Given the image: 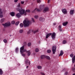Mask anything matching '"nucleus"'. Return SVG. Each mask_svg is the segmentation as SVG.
<instances>
[{
  "instance_id": "39",
  "label": "nucleus",
  "mask_w": 75,
  "mask_h": 75,
  "mask_svg": "<svg viewBox=\"0 0 75 75\" xmlns=\"http://www.w3.org/2000/svg\"><path fill=\"white\" fill-rule=\"evenodd\" d=\"M11 23L12 24H15V21H12Z\"/></svg>"
},
{
  "instance_id": "51",
  "label": "nucleus",
  "mask_w": 75,
  "mask_h": 75,
  "mask_svg": "<svg viewBox=\"0 0 75 75\" xmlns=\"http://www.w3.org/2000/svg\"><path fill=\"white\" fill-rule=\"evenodd\" d=\"M53 25H56V23H53Z\"/></svg>"
},
{
  "instance_id": "34",
  "label": "nucleus",
  "mask_w": 75,
  "mask_h": 75,
  "mask_svg": "<svg viewBox=\"0 0 75 75\" xmlns=\"http://www.w3.org/2000/svg\"><path fill=\"white\" fill-rule=\"evenodd\" d=\"M31 45V43L30 42L28 43V46L30 47Z\"/></svg>"
},
{
  "instance_id": "8",
  "label": "nucleus",
  "mask_w": 75,
  "mask_h": 75,
  "mask_svg": "<svg viewBox=\"0 0 75 75\" xmlns=\"http://www.w3.org/2000/svg\"><path fill=\"white\" fill-rule=\"evenodd\" d=\"M62 11L63 14H67V11L65 8L62 9Z\"/></svg>"
},
{
  "instance_id": "53",
  "label": "nucleus",
  "mask_w": 75,
  "mask_h": 75,
  "mask_svg": "<svg viewBox=\"0 0 75 75\" xmlns=\"http://www.w3.org/2000/svg\"><path fill=\"white\" fill-rule=\"evenodd\" d=\"M72 69L73 70H74V69H75V68H73Z\"/></svg>"
},
{
  "instance_id": "48",
  "label": "nucleus",
  "mask_w": 75,
  "mask_h": 75,
  "mask_svg": "<svg viewBox=\"0 0 75 75\" xmlns=\"http://www.w3.org/2000/svg\"><path fill=\"white\" fill-rule=\"evenodd\" d=\"M65 75H67V74H68V72H65Z\"/></svg>"
},
{
  "instance_id": "12",
  "label": "nucleus",
  "mask_w": 75,
  "mask_h": 75,
  "mask_svg": "<svg viewBox=\"0 0 75 75\" xmlns=\"http://www.w3.org/2000/svg\"><path fill=\"white\" fill-rule=\"evenodd\" d=\"M16 16L18 17V18H19L21 16V15L20 13H18L16 15Z\"/></svg>"
},
{
  "instance_id": "43",
  "label": "nucleus",
  "mask_w": 75,
  "mask_h": 75,
  "mask_svg": "<svg viewBox=\"0 0 75 75\" xmlns=\"http://www.w3.org/2000/svg\"><path fill=\"white\" fill-rule=\"evenodd\" d=\"M30 30H29L27 32L28 34H30Z\"/></svg>"
},
{
  "instance_id": "21",
  "label": "nucleus",
  "mask_w": 75,
  "mask_h": 75,
  "mask_svg": "<svg viewBox=\"0 0 75 75\" xmlns=\"http://www.w3.org/2000/svg\"><path fill=\"white\" fill-rule=\"evenodd\" d=\"M67 24V22H64L63 24V25H64V26H66Z\"/></svg>"
},
{
  "instance_id": "38",
  "label": "nucleus",
  "mask_w": 75,
  "mask_h": 75,
  "mask_svg": "<svg viewBox=\"0 0 75 75\" xmlns=\"http://www.w3.org/2000/svg\"><path fill=\"white\" fill-rule=\"evenodd\" d=\"M35 18L36 19H37V18H38V16H35Z\"/></svg>"
},
{
  "instance_id": "22",
  "label": "nucleus",
  "mask_w": 75,
  "mask_h": 75,
  "mask_svg": "<svg viewBox=\"0 0 75 75\" xmlns=\"http://www.w3.org/2000/svg\"><path fill=\"white\" fill-rule=\"evenodd\" d=\"M3 74V70L1 69H0V75H2Z\"/></svg>"
},
{
  "instance_id": "55",
  "label": "nucleus",
  "mask_w": 75,
  "mask_h": 75,
  "mask_svg": "<svg viewBox=\"0 0 75 75\" xmlns=\"http://www.w3.org/2000/svg\"><path fill=\"white\" fill-rule=\"evenodd\" d=\"M72 75H75V73L73 74Z\"/></svg>"
},
{
  "instance_id": "47",
  "label": "nucleus",
  "mask_w": 75,
  "mask_h": 75,
  "mask_svg": "<svg viewBox=\"0 0 75 75\" xmlns=\"http://www.w3.org/2000/svg\"><path fill=\"white\" fill-rule=\"evenodd\" d=\"M40 74L42 75H45V74H44V73L41 72L40 73Z\"/></svg>"
},
{
  "instance_id": "52",
  "label": "nucleus",
  "mask_w": 75,
  "mask_h": 75,
  "mask_svg": "<svg viewBox=\"0 0 75 75\" xmlns=\"http://www.w3.org/2000/svg\"><path fill=\"white\" fill-rule=\"evenodd\" d=\"M26 12L25 13V14H24V15L25 16V15H26V14H27V13H26Z\"/></svg>"
},
{
  "instance_id": "25",
  "label": "nucleus",
  "mask_w": 75,
  "mask_h": 75,
  "mask_svg": "<svg viewBox=\"0 0 75 75\" xmlns=\"http://www.w3.org/2000/svg\"><path fill=\"white\" fill-rule=\"evenodd\" d=\"M45 58L46 59H51L50 57L48 56H46Z\"/></svg>"
},
{
  "instance_id": "20",
  "label": "nucleus",
  "mask_w": 75,
  "mask_h": 75,
  "mask_svg": "<svg viewBox=\"0 0 75 75\" xmlns=\"http://www.w3.org/2000/svg\"><path fill=\"white\" fill-rule=\"evenodd\" d=\"M45 57L46 56L45 55H42L40 57V58L41 59H44V58H45Z\"/></svg>"
},
{
  "instance_id": "9",
  "label": "nucleus",
  "mask_w": 75,
  "mask_h": 75,
  "mask_svg": "<svg viewBox=\"0 0 75 75\" xmlns=\"http://www.w3.org/2000/svg\"><path fill=\"white\" fill-rule=\"evenodd\" d=\"M49 11V9L47 7L45 8L44 9L43 12V13H45L47 11Z\"/></svg>"
},
{
  "instance_id": "41",
  "label": "nucleus",
  "mask_w": 75,
  "mask_h": 75,
  "mask_svg": "<svg viewBox=\"0 0 75 75\" xmlns=\"http://www.w3.org/2000/svg\"><path fill=\"white\" fill-rule=\"evenodd\" d=\"M20 4H18V5L17 7H19V8H19V7H20Z\"/></svg>"
},
{
  "instance_id": "1",
  "label": "nucleus",
  "mask_w": 75,
  "mask_h": 75,
  "mask_svg": "<svg viewBox=\"0 0 75 75\" xmlns=\"http://www.w3.org/2000/svg\"><path fill=\"white\" fill-rule=\"evenodd\" d=\"M23 25L25 27H28L30 25V24H31V22L29 21H26V20H25L23 21Z\"/></svg>"
},
{
  "instance_id": "45",
  "label": "nucleus",
  "mask_w": 75,
  "mask_h": 75,
  "mask_svg": "<svg viewBox=\"0 0 75 75\" xmlns=\"http://www.w3.org/2000/svg\"><path fill=\"white\" fill-rule=\"evenodd\" d=\"M24 3V2L23 1H21V4H23Z\"/></svg>"
},
{
  "instance_id": "28",
  "label": "nucleus",
  "mask_w": 75,
  "mask_h": 75,
  "mask_svg": "<svg viewBox=\"0 0 75 75\" xmlns=\"http://www.w3.org/2000/svg\"><path fill=\"white\" fill-rule=\"evenodd\" d=\"M30 54H31V52H30V51H28V56H30Z\"/></svg>"
},
{
  "instance_id": "13",
  "label": "nucleus",
  "mask_w": 75,
  "mask_h": 75,
  "mask_svg": "<svg viewBox=\"0 0 75 75\" xmlns=\"http://www.w3.org/2000/svg\"><path fill=\"white\" fill-rule=\"evenodd\" d=\"M74 11V10H71L70 11V14L71 15H73Z\"/></svg>"
},
{
  "instance_id": "4",
  "label": "nucleus",
  "mask_w": 75,
  "mask_h": 75,
  "mask_svg": "<svg viewBox=\"0 0 75 75\" xmlns=\"http://www.w3.org/2000/svg\"><path fill=\"white\" fill-rule=\"evenodd\" d=\"M57 47L55 46H54L52 47V51L53 54H55V52H56V49Z\"/></svg>"
},
{
  "instance_id": "35",
  "label": "nucleus",
  "mask_w": 75,
  "mask_h": 75,
  "mask_svg": "<svg viewBox=\"0 0 75 75\" xmlns=\"http://www.w3.org/2000/svg\"><path fill=\"white\" fill-rule=\"evenodd\" d=\"M4 42L5 43H7V40L6 39H5L4 40Z\"/></svg>"
},
{
  "instance_id": "37",
  "label": "nucleus",
  "mask_w": 75,
  "mask_h": 75,
  "mask_svg": "<svg viewBox=\"0 0 75 75\" xmlns=\"http://www.w3.org/2000/svg\"><path fill=\"white\" fill-rule=\"evenodd\" d=\"M51 50H48L47 51V52L48 53H50V52H51Z\"/></svg>"
},
{
  "instance_id": "17",
  "label": "nucleus",
  "mask_w": 75,
  "mask_h": 75,
  "mask_svg": "<svg viewBox=\"0 0 75 75\" xmlns=\"http://www.w3.org/2000/svg\"><path fill=\"white\" fill-rule=\"evenodd\" d=\"M63 54H64V53L63 52V51H62V50H61V52H60V53L59 56H62V55H63Z\"/></svg>"
},
{
  "instance_id": "3",
  "label": "nucleus",
  "mask_w": 75,
  "mask_h": 75,
  "mask_svg": "<svg viewBox=\"0 0 75 75\" xmlns=\"http://www.w3.org/2000/svg\"><path fill=\"white\" fill-rule=\"evenodd\" d=\"M24 46H23L20 48V52L21 54H23L24 52H27L26 50L24 49Z\"/></svg>"
},
{
  "instance_id": "36",
  "label": "nucleus",
  "mask_w": 75,
  "mask_h": 75,
  "mask_svg": "<svg viewBox=\"0 0 75 75\" xmlns=\"http://www.w3.org/2000/svg\"><path fill=\"white\" fill-rule=\"evenodd\" d=\"M27 12L28 13H30V11L29 10H26V12L27 13Z\"/></svg>"
},
{
  "instance_id": "23",
  "label": "nucleus",
  "mask_w": 75,
  "mask_h": 75,
  "mask_svg": "<svg viewBox=\"0 0 75 75\" xmlns=\"http://www.w3.org/2000/svg\"><path fill=\"white\" fill-rule=\"evenodd\" d=\"M19 33H20V34H22L23 33V30L22 29H21L19 31Z\"/></svg>"
},
{
  "instance_id": "31",
  "label": "nucleus",
  "mask_w": 75,
  "mask_h": 75,
  "mask_svg": "<svg viewBox=\"0 0 75 75\" xmlns=\"http://www.w3.org/2000/svg\"><path fill=\"white\" fill-rule=\"evenodd\" d=\"M38 31V30H35V31H34L33 32V33H34V34H35V33H37Z\"/></svg>"
},
{
  "instance_id": "14",
  "label": "nucleus",
  "mask_w": 75,
  "mask_h": 75,
  "mask_svg": "<svg viewBox=\"0 0 75 75\" xmlns=\"http://www.w3.org/2000/svg\"><path fill=\"white\" fill-rule=\"evenodd\" d=\"M10 14L11 16L13 17V16H14L15 15V13L14 12H12L10 13Z\"/></svg>"
},
{
  "instance_id": "19",
  "label": "nucleus",
  "mask_w": 75,
  "mask_h": 75,
  "mask_svg": "<svg viewBox=\"0 0 75 75\" xmlns=\"http://www.w3.org/2000/svg\"><path fill=\"white\" fill-rule=\"evenodd\" d=\"M25 63L26 64H27V63H29V65H30V61H29L28 60H26L25 61Z\"/></svg>"
},
{
  "instance_id": "16",
  "label": "nucleus",
  "mask_w": 75,
  "mask_h": 75,
  "mask_svg": "<svg viewBox=\"0 0 75 75\" xmlns=\"http://www.w3.org/2000/svg\"><path fill=\"white\" fill-rule=\"evenodd\" d=\"M36 10V11H41L42 9H37V8H36L35 9V10L33 12V13H34V12H35V11Z\"/></svg>"
},
{
  "instance_id": "26",
  "label": "nucleus",
  "mask_w": 75,
  "mask_h": 75,
  "mask_svg": "<svg viewBox=\"0 0 75 75\" xmlns=\"http://www.w3.org/2000/svg\"><path fill=\"white\" fill-rule=\"evenodd\" d=\"M5 19L4 18H2L1 20V22L3 23Z\"/></svg>"
},
{
  "instance_id": "2",
  "label": "nucleus",
  "mask_w": 75,
  "mask_h": 75,
  "mask_svg": "<svg viewBox=\"0 0 75 75\" xmlns=\"http://www.w3.org/2000/svg\"><path fill=\"white\" fill-rule=\"evenodd\" d=\"M17 11H18L19 13L21 15L24 14L25 11L22 8L20 7L19 8H17Z\"/></svg>"
},
{
  "instance_id": "30",
  "label": "nucleus",
  "mask_w": 75,
  "mask_h": 75,
  "mask_svg": "<svg viewBox=\"0 0 75 75\" xmlns=\"http://www.w3.org/2000/svg\"><path fill=\"white\" fill-rule=\"evenodd\" d=\"M66 43H67V41L66 40H63V43L64 44H66Z\"/></svg>"
},
{
  "instance_id": "18",
  "label": "nucleus",
  "mask_w": 75,
  "mask_h": 75,
  "mask_svg": "<svg viewBox=\"0 0 75 75\" xmlns=\"http://www.w3.org/2000/svg\"><path fill=\"white\" fill-rule=\"evenodd\" d=\"M59 30L60 31H62V28H61V25H59L58 27Z\"/></svg>"
},
{
  "instance_id": "32",
  "label": "nucleus",
  "mask_w": 75,
  "mask_h": 75,
  "mask_svg": "<svg viewBox=\"0 0 75 75\" xmlns=\"http://www.w3.org/2000/svg\"><path fill=\"white\" fill-rule=\"evenodd\" d=\"M37 68L38 69H41L42 67L40 66H38Z\"/></svg>"
},
{
  "instance_id": "54",
  "label": "nucleus",
  "mask_w": 75,
  "mask_h": 75,
  "mask_svg": "<svg viewBox=\"0 0 75 75\" xmlns=\"http://www.w3.org/2000/svg\"><path fill=\"white\" fill-rule=\"evenodd\" d=\"M28 68V66H27L26 67V68Z\"/></svg>"
},
{
  "instance_id": "33",
  "label": "nucleus",
  "mask_w": 75,
  "mask_h": 75,
  "mask_svg": "<svg viewBox=\"0 0 75 75\" xmlns=\"http://www.w3.org/2000/svg\"><path fill=\"white\" fill-rule=\"evenodd\" d=\"M35 51L37 52H38V51H39V49H38L37 48H36L35 49Z\"/></svg>"
},
{
  "instance_id": "6",
  "label": "nucleus",
  "mask_w": 75,
  "mask_h": 75,
  "mask_svg": "<svg viewBox=\"0 0 75 75\" xmlns=\"http://www.w3.org/2000/svg\"><path fill=\"white\" fill-rule=\"evenodd\" d=\"M3 11H1V8H0V17L3 18Z\"/></svg>"
},
{
  "instance_id": "44",
  "label": "nucleus",
  "mask_w": 75,
  "mask_h": 75,
  "mask_svg": "<svg viewBox=\"0 0 75 75\" xmlns=\"http://www.w3.org/2000/svg\"><path fill=\"white\" fill-rule=\"evenodd\" d=\"M70 56L72 58V57H73V56H74V55H73V54H71L70 55Z\"/></svg>"
},
{
  "instance_id": "27",
  "label": "nucleus",
  "mask_w": 75,
  "mask_h": 75,
  "mask_svg": "<svg viewBox=\"0 0 75 75\" xmlns=\"http://www.w3.org/2000/svg\"><path fill=\"white\" fill-rule=\"evenodd\" d=\"M15 51L16 53H17L18 52V48H16L15 50Z\"/></svg>"
},
{
  "instance_id": "40",
  "label": "nucleus",
  "mask_w": 75,
  "mask_h": 75,
  "mask_svg": "<svg viewBox=\"0 0 75 75\" xmlns=\"http://www.w3.org/2000/svg\"><path fill=\"white\" fill-rule=\"evenodd\" d=\"M32 20L33 21V23H35V20H34V19L33 18H32Z\"/></svg>"
},
{
  "instance_id": "24",
  "label": "nucleus",
  "mask_w": 75,
  "mask_h": 75,
  "mask_svg": "<svg viewBox=\"0 0 75 75\" xmlns=\"http://www.w3.org/2000/svg\"><path fill=\"white\" fill-rule=\"evenodd\" d=\"M23 26H24V25H23V24L22 23H21L20 24V27L21 28H22V27H23Z\"/></svg>"
},
{
  "instance_id": "10",
  "label": "nucleus",
  "mask_w": 75,
  "mask_h": 75,
  "mask_svg": "<svg viewBox=\"0 0 75 75\" xmlns=\"http://www.w3.org/2000/svg\"><path fill=\"white\" fill-rule=\"evenodd\" d=\"M52 35V33H50L47 34L46 36V38H48V37H49L50 35Z\"/></svg>"
},
{
  "instance_id": "49",
  "label": "nucleus",
  "mask_w": 75,
  "mask_h": 75,
  "mask_svg": "<svg viewBox=\"0 0 75 75\" xmlns=\"http://www.w3.org/2000/svg\"><path fill=\"white\" fill-rule=\"evenodd\" d=\"M50 0H48V3H50Z\"/></svg>"
},
{
  "instance_id": "42",
  "label": "nucleus",
  "mask_w": 75,
  "mask_h": 75,
  "mask_svg": "<svg viewBox=\"0 0 75 75\" xmlns=\"http://www.w3.org/2000/svg\"><path fill=\"white\" fill-rule=\"evenodd\" d=\"M37 2L40 3L41 2V1L40 0H37Z\"/></svg>"
},
{
  "instance_id": "11",
  "label": "nucleus",
  "mask_w": 75,
  "mask_h": 75,
  "mask_svg": "<svg viewBox=\"0 0 75 75\" xmlns=\"http://www.w3.org/2000/svg\"><path fill=\"white\" fill-rule=\"evenodd\" d=\"M39 20L40 21H44L45 20V19H44V18L41 17L39 18Z\"/></svg>"
},
{
  "instance_id": "50",
  "label": "nucleus",
  "mask_w": 75,
  "mask_h": 75,
  "mask_svg": "<svg viewBox=\"0 0 75 75\" xmlns=\"http://www.w3.org/2000/svg\"><path fill=\"white\" fill-rule=\"evenodd\" d=\"M22 56H25V54H22Z\"/></svg>"
},
{
  "instance_id": "29",
  "label": "nucleus",
  "mask_w": 75,
  "mask_h": 75,
  "mask_svg": "<svg viewBox=\"0 0 75 75\" xmlns=\"http://www.w3.org/2000/svg\"><path fill=\"white\" fill-rule=\"evenodd\" d=\"M19 23H20L19 21L17 22L16 23L15 25H18V24H19Z\"/></svg>"
},
{
  "instance_id": "7",
  "label": "nucleus",
  "mask_w": 75,
  "mask_h": 75,
  "mask_svg": "<svg viewBox=\"0 0 75 75\" xmlns=\"http://www.w3.org/2000/svg\"><path fill=\"white\" fill-rule=\"evenodd\" d=\"M56 36V34L54 32L52 33V35H51V37L52 38V39L54 40V38H55V36Z\"/></svg>"
},
{
  "instance_id": "15",
  "label": "nucleus",
  "mask_w": 75,
  "mask_h": 75,
  "mask_svg": "<svg viewBox=\"0 0 75 75\" xmlns=\"http://www.w3.org/2000/svg\"><path fill=\"white\" fill-rule=\"evenodd\" d=\"M75 62V56H74L72 58V62L74 63Z\"/></svg>"
},
{
  "instance_id": "5",
  "label": "nucleus",
  "mask_w": 75,
  "mask_h": 75,
  "mask_svg": "<svg viewBox=\"0 0 75 75\" xmlns=\"http://www.w3.org/2000/svg\"><path fill=\"white\" fill-rule=\"evenodd\" d=\"M10 23H5L4 24H3L2 25H3L4 27H7L8 26H10Z\"/></svg>"
},
{
  "instance_id": "46",
  "label": "nucleus",
  "mask_w": 75,
  "mask_h": 75,
  "mask_svg": "<svg viewBox=\"0 0 75 75\" xmlns=\"http://www.w3.org/2000/svg\"><path fill=\"white\" fill-rule=\"evenodd\" d=\"M18 0H14V1L15 3H17Z\"/></svg>"
}]
</instances>
